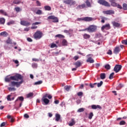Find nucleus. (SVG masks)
<instances>
[{
  "label": "nucleus",
  "instance_id": "obj_1",
  "mask_svg": "<svg viewBox=\"0 0 127 127\" xmlns=\"http://www.w3.org/2000/svg\"><path fill=\"white\" fill-rule=\"evenodd\" d=\"M13 81H18V80H21L20 81H11L10 83L9 84L10 87H16L17 88H19V86L22 83H23V77L20 74H16L15 75L11 76L10 77H5V81L8 83L10 82V80Z\"/></svg>",
  "mask_w": 127,
  "mask_h": 127
},
{
  "label": "nucleus",
  "instance_id": "obj_2",
  "mask_svg": "<svg viewBox=\"0 0 127 127\" xmlns=\"http://www.w3.org/2000/svg\"><path fill=\"white\" fill-rule=\"evenodd\" d=\"M97 30V26L95 25H91L89 26L88 27L82 30H79V31H88L90 33H92V32H95Z\"/></svg>",
  "mask_w": 127,
  "mask_h": 127
},
{
  "label": "nucleus",
  "instance_id": "obj_3",
  "mask_svg": "<svg viewBox=\"0 0 127 127\" xmlns=\"http://www.w3.org/2000/svg\"><path fill=\"white\" fill-rule=\"evenodd\" d=\"M97 2L101 5H104V6H106L107 7H110L111 6L110 3L106 1V0H98Z\"/></svg>",
  "mask_w": 127,
  "mask_h": 127
},
{
  "label": "nucleus",
  "instance_id": "obj_4",
  "mask_svg": "<svg viewBox=\"0 0 127 127\" xmlns=\"http://www.w3.org/2000/svg\"><path fill=\"white\" fill-rule=\"evenodd\" d=\"M43 35V33H42V32L40 31H37L35 33L33 36L35 39H40V38L42 37Z\"/></svg>",
  "mask_w": 127,
  "mask_h": 127
},
{
  "label": "nucleus",
  "instance_id": "obj_5",
  "mask_svg": "<svg viewBox=\"0 0 127 127\" xmlns=\"http://www.w3.org/2000/svg\"><path fill=\"white\" fill-rule=\"evenodd\" d=\"M47 94H45L42 98V102L45 104V105H47L49 103H50V100L47 99Z\"/></svg>",
  "mask_w": 127,
  "mask_h": 127
},
{
  "label": "nucleus",
  "instance_id": "obj_6",
  "mask_svg": "<svg viewBox=\"0 0 127 127\" xmlns=\"http://www.w3.org/2000/svg\"><path fill=\"white\" fill-rule=\"evenodd\" d=\"M64 3L65 4H69V5H74V4H76V1L73 0H63Z\"/></svg>",
  "mask_w": 127,
  "mask_h": 127
},
{
  "label": "nucleus",
  "instance_id": "obj_7",
  "mask_svg": "<svg viewBox=\"0 0 127 127\" xmlns=\"http://www.w3.org/2000/svg\"><path fill=\"white\" fill-rule=\"evenodd\" d=\"M48 19H52L53 22H54V23L59 22V19H58V17H56L54 15H51L48 16Z\"/></svg>",
  "mask_w": 127,
  "mask_h": 127
},
{
  "label": "nucleus",
  "instance_id": "obj_8",
  "mask_svg": "<svg viewBox=\"0 0 127 127\" xmlns=\"http://www.w3.org/2000/svg\"><path fill=\"white\" fill-rule=\"evenodd\" d=\"M122 65L116 64L114 68V71L116 73H119L120 70H122Z\"/></svg>",
  "mask_w": 127,
  "mask_h": 127
},
{
  "label": "nucleus",
  "instance_id": "obj_9",
  "mask_svg": "<svg viewBox=\"0 0 127 127\" xmlns=\"http://www.w3.org/2000/svg\"><path fill=\"white\" fill-rule=\"evenodd\" d=\"M105 29H106V30H109V29H111V25H110L109 23L106 24L102 26V27H101V30L102 31H104Z\"/></svg>",
  "mask_w": 127,
  "mask_h": 127
},
{
  "label": "nucleus",
  "instance_id": "obj_10",
  "mask_svg": "<svg viewBox=\"0 0 127 127\" xmlns=\"http://www.w3.org/2000/svg\"><path fill=\"white\" fill-rule=\"evenodd\" d=\"M20 24H21V25H23L24 26H29V25L31 24L30 22L25 20L21 21Z\"/></svg>",
  "mask_w": 127,
  "mask_h": 127
},
{
  "label": "nucleus",
  "instance_id": "obj_11",
  "mask_svg": "<svg viewBox=\"0 0 127 127\" xmlns=\"http://www.w3.org/2000/svg\"><path fill=\"white\" fill-rule=\"evenodd\" d=\"M91 108L92 110H97V109H99V110H102V107L100 105H92L91 106Z\"/></svg>",
  "mask_w": 127,
  "mask_h": 127
},
{
  "label": "nucleus",
  "instance_id": "obj_12",
  "mask_svg": "<svg viewBox=\"0 0 127 127\" xmlns=\"http://www.w3.org/2000/svg\"><path fill=\"white\" fill-rule=\"evenodd\" d=\"M92 20H93V18L91 17H85L83 18V21L89 22L92 21Z\"/></svg>",
  "mask_w": 127,
  "mask_h": 127
},
{
  "label": "nucleus",
  "instance_id": "obj_13",
  "mask_svg": "<svg viewBox=\"0 0 127 127\" xmlns=\"http://www.w3.org/2000/svg\"><path fill=\"white\" fill-rule=\"evenodd\" d=\"M86 8V4H82L81 5H79L76 7V9H83Z\"/></svg>",
  "mask_w": 127,
  "mask_h": 127
},
{
  "label": "nucleus",
  "instance_id": "obj_14",
  "mask_svg": "<svg viewBox=\"0 0 127 127\" xmlns=\"http://www.w3.org/2000/svg\"><path fill=\"white\" fill-rule=\"evenodd\" d=\"M104 13H105V14H114L115 13V11L113 10H108L105 11Z\"/></svg>",
  "mask_w": 127,
  "mask_h": 127
},
{
  "label": "nucleus",
  "instance_id": "obj_15",
  "mask_svg": "<svg viewBox=\"0 0 127 127\" xmlns=\"http://www.w3.org/2000/svg\"><path fill=\"white\" fill-rule=\"evenodd\" d=\"M74 65H75L76 68H79V67H81L82 63H81V62H80V61H77L74 63Z\"/></svg>",
  "mask_w": 127,
  "mask_h": 127
},
{
  "label": "nucleus",
  "instance_id": "obj_16",
  "mask_svg": "<svg viewBox=\"0 0 127 127\" xmlns=\"http://www.w3.org/2000/svg\"><path fill=\"white\" fill-rule=\"evenodd\" d=\"M0 35L1 36H3V37H7V35H8V34L7 33V32L4 31V32H2L0 33Z\"/></svg>",
  "mask_w": 127,
  "mask_h": 127
},
{
  "label": "nucleus",
  "instance_id": "obj_17",
  "mask_svg": "<svg viewBox=\"0 0 127 127\" xmlns=\"http://www.w3.org/2000/svg\"><path fill=\"white\" fill-rule=\"evenodd\" d=\"M83 37L84 39H89L91 37V35L85 33L83 35Z\"/></svg>",
  "mask_w": 127,
  "mask_h": 127
},
{
  "label": "nucleus",
  "instance_id": "obj_18",
  "mask_svg": "<svg viewBox=\"0 0 127 127\" xmlns=\"http://www.w3.org/2000/svg\"><path fill=\"white\" fill-rule=\"evenodd\" d=\"M112 24L113 26H115V27H120L121 24L117 22L114 21L112 22Z\"/></svg>",
  "mask_w": 127,
  "mask_h": 127
},
{
  "label": "nucleus",
  "instance_id": "obj_19",
  "mask_svg": "<svg viewBox=\"0 0 127 127\" xmlns=\"http://www.w3.org/2000/svg\"><path fill=\"white\" fill-rule=\"evenodd\" d=\"M60 119H61V116L60 114H56V121L59 122L60 121Z\"/></svg>",
  "mask_w": 127,
  "mask_h": 127
},
{
  "label": "nucleus",
  "instance_id": "obj_20",
  "mask_svg": "<svg viewBox=\"0 0 127 127\" xmlns=\"http://www.w3.org/2000/svg\"><path fill=\"white\" fill-rule=\"evenodd\" d=\"M113 52L114 54H118L120 52V48L119 47H117L114 50Z\"/></svg>",
  "mask_w": 127,
  "mask_h": 127
},
{
  "label": "nucleus",
  "instance_id": "obj_21",
  "mask_svg": "<svg viewBox=\"0 0 127 127\" xmlns=\"http://www.w3.org/2000/svg\"><path fill=\"white\" fill-rule=\"evenodd\" d=\"M75 120H74V119H71V122L68 124V126L69 127H73V126H74V125H75Z\"/></svg>",
  "mask_w": 127,
  "mask_h": 127
},
{
  "label": "nucleus",
  "instance_id": "obj_22",
  "mask_svg": "<svg viewBox=\"0 0 127 127\" xmlns=\"http://www.w3.org/2000/svg\"><path fill=\"white\" fill-rule=\"evenodd\" d=\"M86 62L89 63H94L95 61H94V60L91 57H90L86 60Z\"/></svg>",
  "mask_w": 127,
  "mask_h": 127
},
{
  "label": "nucleus",
  "instance_id": "obj_23",
  "mask_svg": "<svg viewBox=\"0 0 127 127\" xmlns=\"http://www.w3.org/2000/svg\"><path fill=\"white\" fill-rule=\"evenodd\" d=\"M5 23V19L4 18H0V24H4Z\"/></svg>",
  "mask_w": 127,
  "mask_h": 127
},
{
  "label": "nucleus",
  "instance_id": "obj_24",
  "mask_svg": "<svg viewBox=\"0 0 127 127\" xmlns=\"http://www.w3.org/2000/svg\"><path fill=\"white\" fill-rule=\"evenodd\" d=\"M100 78L102 80H104V79H106V73H102L100 74Z\"/></svg>",
  "mask_w": 127,
  "mask_h": 127
},
{
  "label": "nucleus",
  "instance_id": "obj_25",
  "mask_svg": "<svg viewBox=\"0 0 127 127\" xmlns=\"http://www.w3.org/2000/svg\"><path fill=\"white\" fill-rule=\"evenodd\" d=\"M44 8L45 10H48V11H50V10H51V7L49 5L45 6Z\"/></svg>",
  "mask_w": 127,
  "mask_h": 127
},
{
  "label": "nucleus",
  "instance_id": "obj_26",
  "mask_svg": "<svg viewBox=\"0 0 127 127\" xmlns=\"http://www.w3.org/2000/svg\"><path fill=\"white\" fill-rule=\"evenodd\" d=\"M7 44H12V40L10 38H8V39L6 41Z\"/></svg>",
  "mask_w": 127,
  "mask_h": 127
},
{
  "label": "nucleus",
  "instance_id": "obj_27",
  "mask_svg": "<svg viewBox=\"0 0 127 127\" xmlns=\"http://www.w3.org/2000/svg\"><path fill=\"white\" fill-rule=\"evenodd\" d=\"M85 3H86L87 6H88V7H92V5L91 4V3L90 2V1H89V0H87L85 1Z\"/></svg>",
  "mask_w": 127,
  "mask_h": 127
},
{
  "label": "nucleus",
  "instance_id": "obj_28",
  "mask_svg": "<svg viewBox=\"0 0 127 127\" xmlns=\"http://www.w3.org/2000/svg\"><path fill=\"white\" fill-rule=\"evenodd\" d=\"M104 68L106 70H110L111 69V65L109 64H106L104 65Z\"/></svg>",
  "mask_w": 127,
  "mask_h": 127
},
{
  "label": "nucleus",
  "instance_id": "obj_29",
  "mask_svg": "<svg viewBox=\"0 0 127 127\" xmlns=\"http://www.w3.org/2000/svg\"><path fill=\"white\" fill-rule=\"evenodd\" d=\"M0 12L1 14H3V15H5V16H7V13H6V12L4 11V10H0Z\"/></svg>",
  "mask_w": 127,
  "mask_h": 127
},
{
  "label": "nucleus",
  "instance_id": "obj_30",
  "mask_svg": "<svg viewBox=\"0 0 127 127\" xmlns=\"http://www.w3.org/2000/svg\"><path fill=\"white\" fill-rule=\"evenodd\" d=\"M13 3H14V4H19L20 3V0H14Z\"/></svg>",
  "mask_w": 127,
  "mask_h": 127
},
{
  "label": "nucleus",
  "instance_id": "obj_31",
  "mask_svg": "<svg viewBox=\"0 0 127 127\" xmlns=\"http://www.w3.org/2000/svg\"><path fill=\"white\" fill-rule=\"evenodd\" d=\"M123 9L124 10H127V4L126 3H123Z\"/></svg>",
  "mask_w": 127,
  "mask_h": 127
},
{
  "label": "nucleus",
  "instance_id": "obj_32",
  "mask_svg": "<svg viewBox=\"0 0 127 127\" xmlns=\"http://www.w3.org/2000/svg\"><path fill=\"white\" fill-rule=\"evenodd\" d=\"M62 45L63 46H67V41L65 39H64L62 41Z\"/></svg>",
  "mask_w": 127,
  "mask_h": 127
},
{
  "label": "nucleus",
  "instance_id": "obj_33",
  "mask_svg": "<svg viewBox=\"0 0 127 127\" xmlns=\"http://www.w3.org/2000/svg\"><path fill=\"white\" fill-rule=\"evenodd\" d=\"M115 75V72L111 73L110 75L109 78L110 80H112V79L114 78V75Z\"/></svg>",
  "mask_w": 127,
  "mask_h": 127
},
{
  "label": "nucleus",
  "instance_id": "obj_34",
  "mask_svg": "<svg viewBox=\"0 0 127 127\" xmlns=\"http://www.w3.org/2000/svg\"><path fill=\"white\" fill-rule=\"evenodd\" d=\"M8 90L10 92H12V91H16V88H15V87H8Z\"/></svg>",
  "mask_w": 127,
  "mask_h": 127
},
{
  "label": "nucleus",
  "instance_id": "obj_35",
  "mask_svg": "<svg viewBox=\"0 0 127 127\" xmlns=\"http://www.w3.org/2000/svg\"><path fill=\"white\" fill-rule=\"evenodd\" d=\"M55 37H58L59 38H64L65 36L61 34H58L56 35Z\"/></svg>",
  "mask_w": 127,
  "mask_h": 127
},
{
  "label": "nucleus",
  "instance_id": "obj_36",
  "mask_svg": "<svg viewBox=\"0 0 127 127\" xmlns=\"http://www.w3.org/2000/svg\"><path fill=\"white\" fill-rule=\"evenodd\" d=\"M93 117H94V114H93V112H91L89 115L88 119H89V120H92Z\"/></svg>",
  "mask_w": 127,
  "mask_h": 127
},
{
  "label": "nucleus",
  "instance_id": "obj_37",
  "mask_svg": "<svg viewBox=\"0 0 127 127\" xmlns=\"http://www.w3.org/2000/svg\"><path fill=\"white\" fill-rule=\"evenodd\" d=\"M33 93L31 92L26 95V98H31V97H33Z\"/></svg>",
  "mask_w": 127,
  "mask_h": 127
},
{
  "label": "nucleus",
  "instance_id": "obj_38",
  "mask_svg": "<svg viewBox=\"0 0 127 127\" xmlns=\"http://www.w3.org/2000/svg\"><path fill=\"white\" fill-rule=\"evenodd\" d=\"M84 111L85 109H84L83 108H81L77 110V113H83V112H84Z\"/></svg>",
  "mask_w": 127,
  "mask_h": 127
},
{
  "label": "nucleus",
  "instance_id": "obj_39",
  "mask_svg": "<svg viewBox=\"0 0 127 127\" xmlns=\"http://www.w3.org/2000/svg\"><path fill=\"white\" fill-rule=\"evenodd\" d=\"M96 85H97V83H94L93 84L90 83L89 86L90 87V88H95V86H96Z\"/></svg>",
  "mask_w": 127,
  "mask_h": 127
},
{
  "label": "nucleus",
  "instance_id": "obj_40",
  "mask_svg": "<svg viewBox=\"0 0 127 127\" xmlns=\"http://www.w3.org/2000/svg\"><path fill=\"white\" fill-rule=\"evenodd\" d=\"M11 24H14V21L12 20L7 23V25H11Z\"/></svg>",
  "mask_w": 127,
  "mask_h": 127
},
{
  "label": "nucleus",
  "instance_id": "obj_41",
  "mask_svg": "<svg viewBox=\"0 0 127 127\" xmlns=\"http://www.w3.org/2000/svg\"><path fill=\"white\" fill-rule=\"evenodd\" d=\"M18 99L21 102H23L24 101V98L23 96H20L18 97Z\"/></svg>",
  "mask_w": 127,
  "mask_h": 127
},
{
  "label": "nucleus",
  "instance_id": "obj_42",
  "mask_svg": "<svg viewBox=\"0 0 127 127\" xmlns=\"http://www.w3.org/2000/svg\"><path fill=\"white\" fill-rule=\"evenodd\" d=\"M36 14H42V10L40 9H38L36 12Z\"/></svg>",
  "mask_w": 127,
  "mask_h": 127
},
{
  "label": "nucleus",
  "instance_id": "obj_43",
  "mask_svg": "<svg viewBox=\"0 0 127 127\" xmlns=\"http://www.w3.org/2000/svg\"><path fill=\"white\" fill-rule=\"evenodd\" d=\"M32 67L33 68H37V67H38L37 64H36V63H33V64H32Z\"/></svg>",
  "mask_w": 127,
  "mask_h": 127
},
{
  "label": "nucleus",
  "instance_id": "obj_44",
  "mask_svg": "<svg viewBox=\"0 0 127 127\" xmlns=\"http://www.w3.org/2000/svg\"><path fill=\"white\" fill-rule=\"evenodd\" d=\"M41 84H42V80H40V81L36 82L34 83V85H40Z\"/></svg>",
  "mask_w": 127,
  "mask_h": 127
},
{
  "label": "nucleus",
  "instance_id": "obj_45",
  "mask_svg": "<svg viewBox=\"0 0 127 127\" xmlns=\"http://www.w3.org/2000/svg\"><path fill=\"white\" fill-rule=\"evenodd\" d=\"M103 83L104 82H103V81H100V83H97V87H98V88H100V87H101L102 86V85H103Z\"/></svg>",
  "mask_w": 127,
  "mask_h": 127
},
{
  "label": "nucleus",
  "instance_id": "obj_46",
  "mask_svg": "<svg viewBox=\"0 0 127 127\" xmlns=\"http://www.w3.org/2000/svg\"><path fill=\"white\" fill-rule=\"evenodd\" d=\"M13 62H14V64H17L16 65V67L19 66V62H18L17 60H13Z\"/></svg>",
  "mask_w": 127,
  "mask_h": 127
},
{
  "label": "nucleus",
  "instance_id": "obj_47",
  "mask_svg": "<svg viewBox=\"0 0 127 127\" xmlns=\"http://www.w3.org/2000/svg\"><path fill=\"white\" fill-rule=\"evenodd\" d=\"M50 47L51 48H54L55 47H57V45H56V44L52 43Z\"/></svg>",
  "mask_w": 127,
  "mask_h": 127
},
{
  "label": "nucleus",
  "instance_id": "obj_48",
  "mask_svg": "<svg viewBox=\"0 0 127 127\" xmlns=\"http://www.w3.org/2000/svg\"><path fill=\"white\" fill-rule=\"evenodd\" d=\"M38 24H41V22H36L35 23H33L32 25H38Z\"/></svg>",
  "mask_w": 127,
  "mask_h": 127
},
{
  "label": "nucleus",
  "instance_id": "obj_49",
  "mask_svg": "<svg viewBox=\"0 0 127 127\" xmlns=\"http://www.w3.org/2000/svg\"><path fill=\"white\" fill-rule=\"evenodd\" d=\"M122 44L124 45H127V40H124L122 41Z\"/></svg>",
  "mask_w": 127,
  "mask_h": 127
},
{
  "label": "nucleus",
  "instance_id": "obj_50",
  "mask_svg": "<svg viewBox=\"0 0 127 127\" xmlns=\"http://www.w3.org/2000/svg\"><path fill=\"white\" fill-rule=\"evenodd\" d=\"M111 5L112 6L116 7L117 6V5H118V4L117 3V2H116V1H114L111 3Z\"/></svg>",
  "mask_w": 127,
  "mask_h": 127
},
{
  "label": "nucleus",
  "instance_id": "obj_51",
  "mask_svg": "<svg viewBox=\"0 0 127 127\" xmlns=\"http://www.w3.org/2000/svg\"><path fill=\"white\" fill-rule=\"evenodd\" d=\"M15 9L17 12H19V11H20V10H21V9H20V8L19 7H15Z\"/></svg>",
  "mask_w": 127,
  "mask_h": 127
},
{
  "label": "nucleus",
  "instance_id": "obj_52",
  "mask_svg": "<svg viewBox=\"0 0 127 127\" xmlns=\"http://www.w3.org/2000/svg\"><path fill=\"white\" fill-rule=\"evenodd\" d=\"M123 87H124V84L122 83H120L118 85V88H119V89H122V88H123Z\"/></svg>",
  "mask_w": 127,
  "mask_h": 127
},
{
  "label": "nucleus",
  "instance_id": "obj_53",
  "mask_svg": "<svg viewBox=\"0 0 127 127\" xmlns=\"http://www.w3.org/2000/svg\"><path fill=\"white\" fill-rule=\"evenodd\" d=\"M64 88L66 91H69L70 90V88H71V86H66Z\"/></svg>",
  "mask_w": 127,
  "mask_h": 127
},
{
  "label": "nucleus",
  "instance_id": "obj_54",
  "mask_svg": "<svg viewBox=\"0 0 127 127\" xmlns=\"http://www.w3.org/2000/svg\"><path fill=\"white\" fill-rule=\"evenodd\" d=\"M107 54H108V55H112V54H113V52H112V50H109Z\"/></svg>",
  "mask_w": 127,
  "mask_h": 127
},
{
  "label": "nucleus",
  "instance_id": "obj_55",
  "mask_svg": "<svg viewBox=\"0 0 127 127\" xmlns=\"http://www.w3.org/2000/svg\"><path fill=\"white\" fill-rule=\"evenodd\" d=\"M79 59V56H75L73 57V60H75V61H77Z\"/></svg>",
  "mask_w": 127,
  "mask_h": 127
},
{
  "label": "nucleus",
  "instance_id": "obj_56",
  "mask_svg": "<svg viewBox=\"0 0 127 127\" xmlns=\"http://www.w3.org/2000/svg\"><path fill=\"white\" fill-rule=\"evenodd\" d=\"M36 4H37V6H41V3H40V2H39V1L37 0Z\"/></svg>",
  "mask_w": 127,
  "mask_h": 127
},
{
  "label": "nucleus",
  "instance_id": "obj_57",
  "mask_svg": "<svg viewBox=\"0 0 127 127\" xmlns=\"http://www.w3.org/2000/svg\"><path fill=\"white\" fill-rule=\"evenodd\" d=\"M10 97H11V95H7V101H11V99L10 98Z\"/></svg>",
  "mask_w": 127,
  "mask_h": 127
},
{
  "label": "nucleus",
  "instance_id": "obj_58",
  "mask_svg": "<svg viewBox=\"0 0 127 127\" xmlns=\"http://www.w3.org/2000/svg\"><path fill=\"white\" fill-rule=\"evenodd\" d=\"M120 126H123L124 125H126V122L122 121L120 122Z\"/></svg>",
  "mask_w": 127,
  "mask_h": 127
},
{
  "label": "nucleus",
  "instance_id": "obj_59",
  "mask_svg": "<svg viewBox=\"0 0 127 127\" xmlns=\"http://www.w3.org/2000/svg\"><path fill=\"white\" fill-rule=\"evenodd\" d=\"M116 6L118 7V8H120V9H123V7L120 4H117V5Z\"/></svg>",
  "mask_w": 127,
  "mask_h": 127
},
{
  "label": "nucleus",
  "instance_id": "obj_60",
  "mask_svg": "<svg viewBox=\"0 0 127 127\" xmlns=\"http://www.w3.org/2000/svg\"><path fill=\"white\" fill-rule=\"evenodd\" d=\"M77 96H78V97H80V96H83V92H79L77 93Z\"/></svg>",
  "mask_w": 127,
  "mask_h": 127
},
{
  "label": "nucleus",
  "instance_id": "obj_61",
  "mask_svg": "<svg viewBox=\"0 0 127 127\" xmlns=\"http://www.w3.org/2000/svg\"><path fill=\"white\" fill-rule=\"evenodd\" d=\"M24 117L25 118V119H29V115H28L27 114H24Z\"/></svg>",
  "mask_w": 127,
  "mask_h": 127
},
{
  "label": "nucleus",
  "instance_id": "obj_62",
  "mask_svg": "<svg viewBox=\"0 0 127 127\" xmlns=\"http://www.w3.org/2000/svg\"><path fill=\"white\" fill-rule=\"evenodd\" d=\"M35 25L32 26L31 27V29H36V28H37V26H35Z\"/></svg>",
  "mask_w": 127,
  "mask_h": 127
},
{
  "label": "nucleus",
  "instance_id": "obj_63",
  "mask_svg": "<svg viewBox=\"0 0 127 127\" xmlns=\"http://www.w3.org/2000/svg\"><path fill=\"white\" fill-rule=\"evenodd\" d=\"M33 61H35V62H38L39 60L38 59L33 58L32 59Z\"/></svg>",
  "mask_w": 127,
  "mask_h": 127
},
{
  "label": "nucleus",
  "instance_id": "obj_64",
  "mask_svg": "<svg viewBox=\"0 0 127 127\" xmlns=\"http://www.w3.org/2000/svg\"><path fill=\"white\" fill-rule=\"evenodd\" d=\"M6 123H5V122H3L0 125V127H4V126H5Z\"/></svg>",
  "mask_w": 127,
  "mask_h": 127
}]
</instances>
